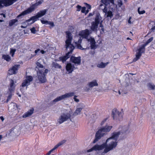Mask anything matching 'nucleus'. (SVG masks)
Instances as JSON below:
<instances>
[{"mask_svg":"<svg viewBox=\"0 0 155 155\" xmlns=\"http://www.w3.org/2000/svg\"><path fill=\"white\" fill-rule=\"evenodd\" d=\"M123 5L122 1L120 0L118 1V5L119 7H121Z\"/></svg>","mask_w":155,"mask_h":155,"instance_id":"de8ad7c7","label":"nucleus"},{"mask_svg":"<svg viewBox=\"0 0 155 155\" xmlns=\"http://www.w3.org/2000/svg\"><path fill=\"white\" fill-rule=\"evenodd\" d=\"M18 0H0V9L4 6L6 7L11 5Z\"/></svg>","mask_w":155,"mask_h":155,"instance_id":"9b49d317","label":"nucleus"},{"mask_svg":"<svg viewBox=\"0 0 155 155\" xmlns=\"http://www.w3.org/2000/svg\"><path fill=\"white\" fill-rule=\"evenodd\" d=\"M70 61L75 64L80 65L81 62V57L80 56L76 57L71 56L70 58Z\"/></svg>","mask_w":155,"mask_h":155,"instance_id":"a211bd4d","label":"nucleus"},{"mask_svg":"<svg viewBox=\"0 0 155 155\" xmlns=\"http://www.w3.org/2000/svg\"><path fill=\"white\" fill-rule=\"evenodd\" d=\"M0 118L2 120V121H4V118L2 116L0 117Z\"/></svg>","mask_w":155,"mask_h":155,"instance_id":"052dcab7","label":"nucleus"},{"mask_svg":"<svg viewBox=\"0 0 155 155\" xmlns=\"http://www.w3.org/2000/svg\"><path fill=\"white\" fill-rule=\"evenodd\" d=\"M41 52L42 54H44L45 53V51H44L43 50H41Z\"/></svg>","mask_w":155,"mask_h":155,"instance_id":"680f3d73","label":"nucleus"},{"mask_svg":"<svg viewBox=\"0 0 155 155\" xmlns=\"http://www.w3.org/2000/svg\"><path fill=\"white\" fill-rule=\"evenodd\" d=\"M85 4L86 5V7L88 8V9H90L91 8V5L87 3H85Z\"/></svg>","mask_w":155,"mask_h":155,"instance_id":"3c124183","label":"nucleus"},{"mask_svg":"<svg viewBox=\"0 0 155 155\" xmlns=\"http://www.w3.org/2000/svg\"><path fill=\"white\" fill-rule=\"evenodd\" d=\"M55 150L54 148H53L52 149H51L50 151H51V152H52Z\"/></svg>","mask_w":155,"mask_h":155,"instance_id":"338daca9","label":"nucleus"},{"mask_svg":"<svg viewBox=\"0 0 155 155\" xmlns=\"http://www.w3.org/2000/svg\"><path fill=\"white\" fill-rule=\"evenodd\" d=\"M105 15H106L107 17H110L111 18L113 16V14L112 12L110 10H109L108 11H107V12L106 13H105Z\"/></svg>","mask_w":155,"mask_h":155,"instance_id":"ea45409f","label":"nucleus"},{"mask_svg":"<svg viewBox=\"0 0 155 155\" xmlns=\"http://www.w3.org/2000/svg\"><path fill=\"white\" fill-rule=\"evenodd\" d=\"M40 51V50L39 49H38L36 50H35V54H37Z\"/></svg>","mask_w":155,"mask_h":155,"instance_id":"13d9d810","label":"nucleus"},{"mask_svg":"<svg viewBox=\"0 0 155 155\" xmlns=\"http://www.w3.org/2000/svg\"><path fill=\"white\" fill-rule=\"evenodd\" d=\"M98 84L97 81L96 80H94L91 81L89 82L84 88V91L86 92L89 91L91 90L92 88L95 86H98Z\"/></svg>","mask_w":155,"mask_h":155,"instance_id":"ddd939ff","label":"nucleus"},{"mask_svg":"<svg viewBox=\"0 0 155 155\" xmlns=\"http://www.w3.org/2000/svg\"><path fill=\"white\" fill-rule=\"evenodd\" d=\"M4 25L0 23V30L4 28Z\"/></svg>","mask_w":155,"mask_h":155,"instance_id":"5fc2aeb1","label":"nucleus"},{"mask_svg":"<svg viewBox=\"0 0 155 155\" xmlns=\"http://www.w3.org/2000/svg\"><path fill=\"white\" fill-rule=\"evenodd\" d=\"M148 27L151 31H155V22L154 21H151L148 24Z\"/></svg>","mask_w":155,"mask_h":155,"instance_id":"393cba45","label":"nucleus"},{"mask_svg":"<svg viewBox=\"0 0 155 155\" xmlns=\"http://www.w3.org/2000/svg\"><path fill=\"white\" fill-rule=\"evenodd\" d=\"M2 15H3V16L4 17V18H5V14H1L0 15V16H2Z\"/></svg>","mask_w":155,"mask_h":155,"instance_id":"69168bd1","label":"nucleus"},{"mask_svg":"<svg viewBox=\"0 0 155 155\" xmlns=\"http://www.w3.org/2000/svg\"><path fill=\"white\" fill-rule=\"evenodd\" d=\"M37 66L36 67L35 69L36 70L38 69V71H39L40 69L45 70V68H44L43 66L39 62L36 63Z\"/></svg>","mask_w":155,"mask_h":155,"instance_id":"72a5a7b5","label":"nucleus"},{"mask_svg":"<svg viewBox=\"0 0 155 155\" xmlns=\"http://www.w3.org/2000/svg\"><path fill=\"white\" fill-rule=\"evenodd\" d=\"M107 119V118H106L102 121L101 123V126H102L104 125V124L106 122Z\"/></svg>","mask_w":155,"mask_h":155,"instance_id":"864d4df0","label":"nucleus"},{"mask_svg":"<svg viewBox=\"0 0 155 155\" xmlns=\"http://www.w3.org/2000/svg\"><path fill=\"white\" fill-rule=\"evenodd\" d=\"M100 150H101V148L100 145L97 144L94 145L91 149L87 150V152H91L93 150L97 151Z\"/></svg>","mask_w":155,"mask_h":155,"instance_id":"b1692460","label":"nucleus"},{"mask_svg":"<svg viewBox=\"0 0 155 155\" xmlns=\"http://www.w3.org/2000/svg\"><path fill=\"white\" fill-rule=\"evenodd\" d=\"M41 23L43 24H48L51 25V27H53L54 26V23L53 22L48 21H45L41 20Z\"/></svg>","mask_w":155,"mask_h":155,"instance_id":"2f4dec72","label":"nucleus"},{"mask_svg":"<svg viewBox=\"0 0 155 155\" xmlns=\"http://www.w3.org/2000/svg\"><path fill=\"white\" fill-rule=\"evenodd\" d=\"M140 7L138 8V12L139 14H143L145 13V10H143L141 11H140Z\"/></svg>","mask_w":155,"mask_h":155,"instance_id":"c03bdc74","label":"nucleus"},{"mask_svg":"<svg viewBox=\"0 0 155 155\" xmlns=\"http://www.w3.org/2000/svg\"><path fill=\"white\" fill-rule=\"evenodd\" d=\"M101 1L102 3L109 5V7L114 5V0H101Z\"/></svg>","mask_w":155,"mask_h":155,"instance_id":"412c9836","label":"nucleus"},{"mask_svg":"<svg viewBox=\"0 0 155 155\" xmlns=\"http://www.w3.org/2000/svg\"><path fill=\"white\" fill-rule=\"evenodd\" d=\"M41 23L43 24H48L51 25V27H53L54 26V23L53 22L48 21H45L41 20Z\"/></svg>","mask_w":155,"mask_h":155,"instance_id":"c756f323","label":"nucleus"},{"mask_svg":"<svg viewBox=\"0 0 155 155\" xmlns=\"http://www.w3.org/2000/svg\"><path fill=\"white\" fill-rule=\"evenodd\" d=\"M16 49H14L11 48L10 50V53H12V56H13L14 55L15 52L16 51Z\"/></svg>","mask_w":155,"mask_h":155,"instance_id":"49530a36","label":"nucleus"},{"mask_svg":"<svg viewBox=\"0 0 155 155\" xmlns=\"http://www.w3.org/2000/svg\"><path fill=\"white\" fill-rule=\"evenodd\" d=\"M107 6V5L102 3L100 5L99 8L102 9L104 12L106 13L108 10Z\"/></svg>","mask_w":155,"mask_h":155,"instance_id":"bb28decb","label":"nucleus"},{"mask_svg":"<svg viewBox=\"0 0 155 155\" xmlns=\"http://www.w3.org/2000/svg\"><path fill=\"white\" fill-rule=\"evenodd\" d=\"M71 115L68 113H63L61 114L57 120V122L60 124L64 122L68 121L69 119L71 120Z\"/></svg>","mask_w":155,"mask_h":155,"instance_id":"6e6552de","label":"nucleus"},{"mask_svg":"<svg viewBox=\"0 0 155 155\" xmlns=\"http://www.w3.org/2000/svg\"><path fill=\"white\" fill-rule=\"evenodd\" d=\"M52 67H54L55 68L61 69V66L59 64L55 62H53L52 64Z\"/></svg>","mask_w":155,"mask_h":155,"instance_id":"c9c22d12","label":"nucleus"},{"mask_svg":"<svg viewBox=\"0 0 155 155\" xmlns=\"http://www.w3.org/2000/svg\"><path fill=\"white\" fill-rule=\"evenodd\" d=\"M10 107H11L13 109L16 110L17 108V106L16 104L13 103H11Z\"/></svg>","mask_w":155,"mask_h":155,"instance_id":"37998d69","label":"nucleus"},{"mask_svg":"<svg viewBox=\"0 0 155 155\" xmlns=\"http://www.w3.org/2000/svg\"><path fill=\"white\" fill-rule=\"evenodd\" d=\"M128 127L127 126L124 127L122 131L114 132L111 136L108 138L106 142L100 145L101 150L104 149L102 154L104 155L110 150H114L117 145V140L119 136L121 134H123L128 132Z\"/></svg>","mask_w":155,"mask_h":155,"instance_id":"f257e3e1","label":"nucleus"},{"mask_svg":"<svg viewBox=\"0 0 155 155\" xmlns=\"http://www.w3.org/2000/svg\"><path fill=\"white\" fill-rule=\"evenodd\" d=\"M47 11L48 10L47 9L40 11L36 15L31 17L28 20V21H32V22L30 23V24H31L33 23L36 21L37 19L38 18L41 17L45 15Z\"/></svg>","mask_w":155,"mask_h":155,"instance_id":"9d476101","label":"nucleus"},{"mask_svg":"<svg viewBox=\"0 0 155 155\" xmlns=\"http://www.w3.org/2000/svg\"><path fill=\"white\" fill-rule=\"evenodd\" d=\"M33 80V78L31 76H26V79L24 81L22 84V87L27 86L30 84V82Z\"/></svg>","mask_w":155,"mask_h":155,"instance_id":"2eb2a0df","label":"nucleus"},{"mask_svg":"<svg viewBox=\"0 0 155 155\" xmlns=\"http://www.w3.org/2000/svg\"><path fill=\"white\" fill-rule=\"evenodd\" d=\"M77 97V96L76 95L74 96V101L75 102H79V100L78 99L76 98V97Z\"/></svg>","mask_w":155,"mask_h":155,"instance_id":"603ef678","label":"nucleus"},{"mask_svg":"<svg viewBox=\"0 0 155 155\" xmlns=\"http://www.w3.org/2000/svg\"><path fill=\"white\" fill-rule=\"evenodd\" d=\"M77 9H78V11H79L80 10L81 8V7L79 5H78L77 6Z\"/></svg>","mask_w":155,"mask_h":155,"instance_id":"4d7b16f0","label":"nucleus"},{"mask_svg":"<svg viewBox=\"0 0 155 155\" xmlns=\"http://www.w3.org/2000/svg\"><path fill=\"white\" fill-rule=\"evenodd\" d=\"M2 58L5 60H6L7 61H9L11 60V57L8 55H3Z\"/></svg>","mask_w":155,"mask_h":155,"instance_id":"58836bf2","label":"nucleus"},{"mask_svg":"<svg viewBox=\"0 0 155 155\" xmlns=\"http://www.w3.org/2000/svg\"><path fill=\"white\" fill-rule=\"evenodd\" d=\"M103 21L102 20V17L99 13L96 14L95 18L94 21H93L91 23V29L93 31H97L98 25L100 24V27L101 28L100 30L101 34H103L104 31V29L102 24Z\"/></svg>","mask_w":155,"mask_h":155,"instance_id":"f03ea898","label":"nucleus"},{"mask_svg":"<svg viewBox=\"0 0 155 155\" xmlns=\"http://www.w3.org/2000/svg\"><path fill=\"white\" fill-rule=\"evenodd\" d=\"M2 135H0V140H1L2 139Z\"/></svg>","mask_w":155,"mask_h":155,"instance_id":"774afa93","label":"nucleus"},{"mask_svg":"<svg viewBox=\"0 0 155 155\" xmlns=\"http://www.w3.org/2000/svg\"><path fill=\"white\" fill-rule=\"evenodd\" d=\"M41 23L43 24H48L51 25V27H53L54 26V23L53 22L48 21H45L41 20Z\"/></svg>","mask_w":155,"mask_h":155,"instance_id":"7c9ffc66","label":"nucleus"},{"mask_svg":"<svg viewBox=\"0 0 155 155\" xmlns=\"http://www.w3.org/2000/svg\"><path fill=\"white\" fill-rule=\"evenodd\" d=\"M82 108H77L75 111L73 115L74 116H77L78 114H80V113L81 111Z\"/></svg>","mask_w":155,"mask_h":155,"instance_id":"e433bc0d","label":"nucleus"},{"mask_svg":"<svg viewBox=\"0 0 155 155\" xmlns=\"http://www.w3.org/2000/svg\"><path fill=\"white\" fill-rule=\"evenodd\" d=\"M131 18V17H130L129 18L128 20V23L129 24H131V21H130V19Z\"/></svg>","mask_w":155,"mask_h":155,"instance_id":"bf43d9fd","label":"nucleus"},{"mask_svg":"<svg viewBox=\"0 0 155 155\" xmlns=\"http://www.w3.org/2000/svg\"><path fill=\"white\" fill-rule=\"evenodd\" d=\"M88 41L90 42L91 49H95L97 47L95 45L96 42L94 38H91L88 39Z\"/></svg>","mask_w":155,"mask_h":155,"instance_id":"4be33fe9","label":"nucleus"},{"mask_svg":"<svg viewBox=\"0 0 155 155\" xmlns=\"http://www.w3.org/2000/svg\"><path fill=\"white\" fill-rule=\"evenodd\" d=\"M82 39L81 38H80V39L78 40V41L77 42H76V46L77 47V48L83 50L84 49H86V48H83L81 45V43L82 41Z\"/></svg>","mask_w":155,"mask_h":155,"instance_id":"cd10ccee","label":"nucleus"},{"mask_svg":"<svg viewBox=\"0 0 155 155\" xmlns=\"http://www.w3.org/2000/svg\"><path fill=\"white\" fill-rule=\"evenodd\" d=\"M89 34V31L87 29H85L80 32L79 35L82 38L86 39L88 37Z\"/></svg>","mask_w":155,"mask_h":155,"instance_id":"6ab92c4d","label":"nucleus"},{"mask_svg":"<svg viewBox=\"0 0 155 155\" xmlns=\"http://www.w3.org/2000/svg\"><path fill=\"white\" fill-rule=\"evenodd\" d=\"M43 2V0L40 1H37L36 2L38 3V5H41L42 2Z\"/></svg>","mask_w":155,"mask_h":155,"instance_id":"6e6d98bb","label":"nucleus"},{"mask_svg":"<svg viewBox=\"0 0 155 155\" xmlns=\"http://www.w3.org/2000/svg\"><path fill=\"white\" fill-rule=\"evenodd\" d=\"M74 50H72V49L69 48L68 51L67 53L66 54V55L64 56H61L59 58V59L62 62L64 63L66 60L69 58L70 56V54L72 53Z\"/></svg>","mask_w":155,"mask_h":155,"instance_id":"4468645a","label":"nucleus"},{"mask_svg":"<svg viewBox=\"0 0 155 155\" xmlns=\"http://www.w3.org/2000/svg\"><path fill=\"white\" fill-rule=\"evenodd\" d=\"M10 87L9 88V91L7 92L6 94H8V96L6 100V102L8 103L12 98V96L14 94L15 89V85L14 81L11 80L10 81Z\"/></svg>","mask_w":155,"mask_h":155,"instance_id":"0eeeda50","label":"nucleus"},{"mask_svg":"<svg viewBox=\"0 0 155 155\" xmlns=\"http://www.w3.org/2000/svg\"><path fill=\"white\" fill-rule=\"evenodd\" d=\"M30 21H28V20L26 21H25V22H24L22 23V25H21V28H26L27 27L28 23L27 22H29Z\"/></svg>","mask_w":155,"mask_h":155,"instance_id":"79ce46f5","label":"nucleus"},{"mask_svg":"<svg viewBox=\"0 0 155 155\" xmlns=\"http://www.w3.org/2000/svg\"><path fill=\"white\" fill-rule=\"evenodd\" d=\"M93 14H94L93 13H90L89 14V16H92L93 15Z\"/></svg>","mask_w":155,"mask_h":155,"instance_id":"0e129e2a","label":"nucleus"},{"mask_svg":"<svg viewBox=\"0 0 155 155\" xmlns=\"http://www.w3.org/2000/svg\"><path fill=\"white\" fill-rule=\"evenodd\" d=\"M15 134V135H18V131L15 128H14L11 130V131L10 132V134H11L14 135V134Z\"/></svg>","mask_w":155,"mask_h":155,"instance_id":"a19ab883","label":"nucleus"},{"mask_svg":"<svg viewBox=\"0 0 155 155\" xmlns=\"http://www.w3.org/2000/svg\"><path fill=\"white\" fill-rule=\"evenodd\" d=\"M66 34L67 35L66 38L67 39L65 41V47L67 51H68L69 48L72 49V50H74L75 47L71 44V41L73 39L72 35L71 32L68 31L66 32Z\"/></svg>","mask_w":155,"mask_h":155,"instance_id":"423d86ee","label":"nucleus"},{"mask_svg":"<svg viewBox=\"0 0 155 155\" xmlns=\"http://www.w3.org/2000/svg\"><path fill=\"white\" fill-rule=\"evenodd\" d=\"M30 30L31 31V32L32 33H33V34L36 33V30L35 29V28L34 27H33L32 28H31Z\"/></svg>","mask_w":155,"mask_h":155,"instance_id":"a18cd8bd","label":"nucleus"},{"mask_svg":"<svg viewBox=\"0 0 155 155\" xmlns=\"http://www.w3.org/2000/svg\"><path fill=\"white\" fill-rule=\"evenodd\" d=\"M86 7H83L82 8L81 12L83 13H84L85 12V11L86 10Z\"/></svg>","mask_w":155,"mask_h":155,"instance_id":"8fccbe9b","label":"nucleus"},{"mask_svg":"<svg viewBox=\"0 0 155 155\" xmlns=\"http://www.w3.org/2000/svg\"><path fill=\"white\" fill-rule=\"evenodd\" d=\"M39 5H38L37 2H36L35 4H33L29 8H28L27 10L24 11L20 14L17 16V18H19L22 16H24L27 14H29L32 12H33L35 8H36Z\"/></svg>","mask_w":155,"mask_h":155,"instance_id":"1a4fd4ad","label":"nucleus"},{"mask_svg":"<svg viewBox=\"0 0 155 155\" xmlns=\"http://www.w3.org/2000/svg\"><path fill=\"white\" fill-rule=\"evenodd\" d=\"M100 150H101V148L100 145L97 144L94 145L91 149L87 150V152H91L93 150L97 151Z\"/></svg>","mask_w":155,"mask_h":155,"instance_id":"5701e85b","label":"nucleus"},{"mask_svg":"<svg viewBox=\"0 0 155 155\" xmlns=\"http://www.w3.org/2000/svg\"><path fill=\"white\" fill-rule=\"evenodd\" d=\"M77 68L74 64H72L71 63H67L66 66V70L69 73H71L75 69Z\"/></svg>","mask_w":155,"mask_h":155,"instance_id":"f3484780","label":"nucleus"},{"mask_svg":"<svg viewBox=\"0 0 155 155\" xmlns=\"http://www.w3.org/2000/svg\"><path fill=\"white\" fill-rule=\"evenodd\" d=\"M48 69H40L37 71V78L35 81L37 83H44L46 81V75L48 72Z\"/></svg>","mask_w":155,"mask_h":155,"instance_id":"20e7f679","label":"nucleus"},{"mask_svg":"<svg viewBox=\"0 0 155 155\" xmlns=\"http://www.w3.org/2000/svg\"><path fill=\"white\" fill-rule=\"evenodd\" d=\"M120 57L119 54H114L113 56L114 59H117L119 58Z\"/></svg>","mask_w":155,"mask_h":155,"instance_id":"09e8293b","label":"nucleus"},{"mask_svg":"<svg viewBox=\"0 0 155 155\" xmlns=\"http://www.w3.org/2000/svg\"><path fill=\"white\" fill-rule=\"evenodd\" d=\"M20 65L19 64H16L13 66L12 68L9 69L8 71V74L9 75H12L13 74H16L18 69L19 68Z\"/></svg>","mask_w":155,"mask_h":155,"instance_id":"dca6fc26","label":"nucleus"},{"mask_svg":"<svg viewBox=\"0 0 155 155\" xmlns=\"http://www.w3.org/2000/svg\"><path fill=\"white\" fill-rule=\"evenodd\" d=\"M147 87L149 90H154L155 89V85L152 83H148L147 84Z\"/></svg>","mask_w":155,"mask_h":155,"instance_id":"c85d7f7f","label":"nucleus"},{"mask_svg":"<svg viewBox=\"0 0 155 155\" xmlns=\"http://www.w3.org/2000/svg\"><path fill=\"white\" fill-rule=\"evenodd\" d=\"M74 93L73 92L68 93L59 96L53 100V102H57L59 101L64 99L68 97L73 96L74 95Z\"/></svg>","mask_w":155,"mask_h":155,"instance_id":"f8f14e48","label":"nucleus"},{"mask_svg":"<svg viewBox=\"0 0 155 155\" xmlns=\"http://www.w3.org/2000/svg\"><path fill=\"white\" fill-rule=\"evenodd\" d=\"M33 113V109H30L25 113L22 116L23 118H26L31 116Z\"/></svg>","mask_w":155,"mask_h":155,"instance_id":"a878e982","label":"nucleus"},{"mask_svg":"<svg viewBox=\"0 0 155 155\" xmlns=\"http://www.w3.org/2000/svg\"><path fill=\"white\" fill-rule=\"evenodd\" d=\"M153 37H151L149 38L146 43L142 45L141 47L138 49V52L135 54L136 57L133 60V62H136L137 61L141 56L142 54L144 52L145 47L153 40Z\"/></svg>","mask_w":155,"mask_h":155,"instance_id":"39448f33","label":"nucleus"},{"mask_svg":"<svg viewBox=\"0 0 155 155\" xmlns=\"http://www.w3.org/2000/svg\"><path fill=\"white\" fill-rule=\"evenodd\" d=\"M112 116L113 117V119H115L118 118L120 119V117H122L121 112H119L116 110H113L112 113Z\"/></svg>","mask_w":155,"mask_h":155,"instance_id":"aec40b11","label":"nucleus"},{"mask_svg":"<svg viewBox=\"0 0 155 155\" xmlns=\"http://www.w3.org/2000/svg\"><path fill=\"white\" fill-rule=\"evenodd\" d=\"M66 141V140H63L62 141L59 142L57 144H56L53 148L55 150L57 149L59 147L63 145Z\"/></svg>","mask_w":155,"mask_h":155,"instance_id":"f704fd0d","label":"nucleus"},{"mask_svg":"<svg viewBox=\"0 0 155 155\" xmlns=\"http://www.w3.org/2000/svg\"><path fill=\"white\" fill-rule=\"evenodd\" d=\"M18 21V20L16 19H12L9 21V26H12L15 23Z\"/></svg>","mask_w":155,"mask_h":155,"instance_id":"4c0bfd02","label":"nucleus"},{"mask_svg":"<svg viewBox=\"0 0 155 155\" xmlns=\"http://www.w3.org/2000/svg\"><path fill=\"white\" fill-rule=\"evenodd\" d=\"M109 62H107L106 63H104L103 62H101L99 64H97V66L100 68H104L108 64Z\"/></svg>","mask_w":155,"mask_h":155,"instance_id":"473e14b6","label":"nucleus"},{"mask_svg":"<svg viewBox=\"0 0 155 155\" xmlns=\"http://www.w3.org/2000/svg\"><path fill=\"white\" fill-rule=\"evenodd\" d=\"M112 128V126L106 125L99 130L96 134L95 136V138L93 141V143H95L98 141L105 134L104 132L110 131Z\"/></svg>","mask_w":155,"mask_h":155,"instance_id":"7ed1b4c3","label":"nucleus"},{"mask_svg":"<svg viewBox=\"0 0 155 155\" xmlns=\"http://www.w3.org/2000/svg\"><path fill=\"white\" fill-rule=\"evenodd\" d=\"M51 153V151L50 150L47 153V154H46V155H50Z\"/></svg>","mask_w":155,"mask_h":155,"instance_id":"e2e57ef3","label":"nucleus"}]
</instances>
